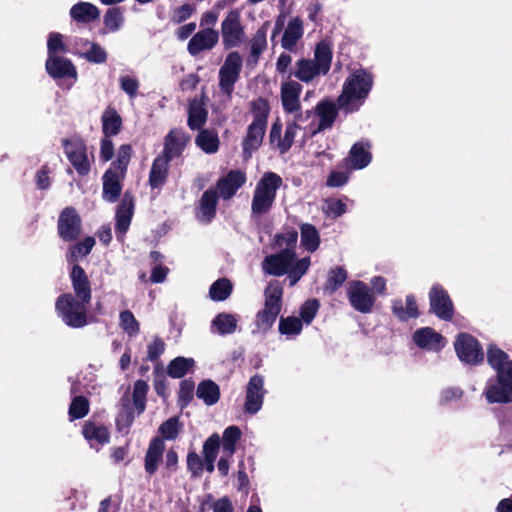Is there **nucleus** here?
Masks as SVG:
<instances>
[{"instance_id": "28", "label": "nucleus", "mask_w": 512, "mask_h": 512, "mask_svg": "<svg viewBox=\"0 0 512 512\" xmlns=\"http://www.w3.org/2000/svg\"><path fill=\"white\" fill-rule=\"evenodd\" d=\"M302 36L303 21L299 17L290 19L282 37V47L286 50H293Z\"/></svg>"}, {"instance_id": "41", "label": "nucleus", "mask_w": 512, "mask_h": 512, "mask_svg": "<svg viewBox=\"0 0 512 512\" xmlns=\"http://www.w3.org/2000/svg\"><path fill=\"white\" fill-rule=\"evenodd\" d=\"M241 437V431L237 426H229L223 432L222 436V453L228 457H232L236 450V443Z\"/></svg>"}, {"instance_id": "6", "label": "nucleus", "mask_w": 512, "mask_h": 512, "mask_svg": "<svg viewBox=\"0 0 512 512\" xmlns=\"http://www.w3.org/2000/svg\"><path fill=\"white\" fill-rule=\"evenodd\" d=\"M489 403L512 402V360L500 370L496 380H489L484 391Z\"/></svg>"}, {"instance_id": "39", "label": "nucleus", "mask_w": 512, "mask_h": 512, "mask_svg": "<svg viewBox=\"0 0 512 512\" xmlns=\"http://www.w3.org/2000/svg\"><path fill=\"white\" fill-rule=\"evenodd\" d=\"M69 47L61 33L51 32L47 38V57H58L68 53Z\"/></svg>"}, {"instance_id": "49", "label": "nucleus", "mask_w": 512, "mask_h": 512, "mask_svg": "<svg viewBox=\"0 0 512 512\" xmlns=\"http://www.w3.org/2000/svg\"><path fill=\"white\" fill-rule=\"evenodd\" d=\"M124 24V16L120 8H110L104 16V26L109 32H116Z\"/></svg>"}, {"instance_id": "13", "label": "nucleus", "mask_w": 512, "mask_h": 512, "mask_svg": "<svg viewBox=\"0 0 512 512\" xmlns=\"http://www.w3.org/2000/svg\"><path fill=\"white\" fill-rule=\"evenodd\" d=\"M266 391L264 389V378L261 375H254L246 386L244 410L249 414H256L262 408Z\"/></svg>"}, {"instance_id": "23", "label": "nucleus", "mask_w": 512, "mask_h": 512, "mask_svg": "<svg viewBox=\"0 0 512 512\" xmlns=\"http://www.w3.org/2000/svg\"><path fill=\"white\" fill-rule=\"evenodd\" d=\"M133 200L125 195L116 211V234L119 240H122L124 234L129 229L133 216Z\"/></svg>"}, {"instance_id": "19", "label": "nucleus", "mask_w": 512, "mask_h": 512, "mask_svg": "<svg viewBox=\"0 0 512 512\" xmlns=\"http://www.w3.org/2000/svg\"><path fill=\"white\" fill-rule=\"evenodd\" d=\"M81 221L76 211L73 208H66L62 211L59 221L58 229L62 239L71 241L75 239L80 233Z\"/></svg>"}, {"instance_id": "25", "label": "nucleus", "mask_w": 512, "mask_h": 512, "mask_svg": "<svg viewBox=\"0 0 512 512\" xmlns=\"http://www.w3.org/2000/svg\"><path fill=\"white\" fill-rule=\"evenodd\" d=\"M70 279L74 291V297L91 301V287L85 271L79 265H73Z\"/></svg>"}, {"instance_id": "4", "label": "nucleus", "mask_w": 512, "mask_h": 512, "mask_svg": "<svg viewBox=\"0 0 512 512\" xmlns=\"http://www.w3.org/2000/svg\"><path fill=\"white\" fill-rule=\"evenodd\" d=\"M282 185V178L274 172H265L257 182L251 202V212L254 216H261L272 208L278 189Z\"/></svg>"}, {"instance_id": "46", "label": "nucleus", "mask_w": 512, "mask_h": 512, "mask_svg": "<svg viewBox=\"0 0 512 512\" xmlns=\"http://www.w3.org/2000/svg\"><path fill=\"white\" fill-rule=\"evenodd\" d=\"M302 328V321L295 316L282 317L279 321V332L289 338L299 335Z\"/></svg>"}, {"instance_id": "34", "label": "nucleus", "mask_w": 512, "mask_h": 512, "mask_svg": "<svg viewBox=\"0 0 512 512\" xmlns=\"http://www.w3.org/2000/svg\"><path fill=\"white\" fill-rule=\"evenodd\" d=\"M83 435L91 447L103 445L109 441V432L106 427L94 423H86L83 427Z\"/></svg>"}, {"instance_id": "58", "label": "nucleus", "mask_w": 512, "mask_h": 512, "mask_svg": "<svg viewBox=\"0 0 512 512\" xmlns=\"http://www.w3.org/2000/svg\"><path fill=\"white\" fill-rule=\"evenodd\" d=\"M94 245L95 239L93 237H87L82 242L74 245L70 250L71 260L77 261L79 258L85 257L89 254Z\"/></svg>"}, {"instance_id": "11", "label": "nucleus", "mask_w": 512, "mask_h": 512, "mask_svg": "<svg viewBox=\"0 0 512 512\" xmlns=\"http://www.w3.org/2000/svg\"><path fill=\"white\" fill-rule=\"evenodd\" d=\"M241 68V55L236 51L230 52L219 71L220 89L228 97L231 95L234 84L239 78Z\"/></svg>"}, {"instance_id": "24", "label": "nucleus", "mask_w": 512, "mask_h": 512, "mask_svg": "<svg viewBox=\"0 0 512 512\" xmlns=\"http://www.w3.org/2000/svg\"><path fill=\"white\" fill-rule=\"evenodd\" d=\"M371 158L369 143L360 141L351 147L346 163L350 169L360 170L369 165Z\"/></svg>"}, {"instance_id": "8", "label": "nucleus", "mask_w": 512, "mask_h": 512, "mask_svg": "<svg viewBox=\"0 0 512 512\" xmlns=\"http://www.w3.org/2000/svg\"><path fill=\"white\" fill-rule=\"evenodd\" d=\"M346 296L349 304L357 312L368 314L373 311L376 296L371 288L360 280H353L348 283Z\"/></svg>"}, {"instance_id": "33", "label": "nucleus", "mask_w": 512, "mask_h": 512, "mask_svg": "<svg viewBox=\"0 0 512 512\" xmlns=\"http://www.w3.org/2000/svg\"><path fill=\"white\" fill-rule=\"evenodd\" d=\"M316 113L319 117L318 130L321 131L332 126L337 116V108L332 101L325 100L317 105Z\"/></svg>"}, {"instance_id": "35", "label": "nucleus", "mask_w": 512, "mask_h": 512, "mask_svg": "<svg viewBox=\"0 0 512 512\" xmlns=\"http://www.w3.org/2000/svg\"><path fill=\"white\" fill-rule=\"evenodd\" d=\"M269 28V22H265L255 33L251 40L250 47V58L253 63H257L260 55L267 48V32Z\"/></svg>"}, {"instance_id": "30", "label": "nucleus", "mask_w": 512, "mask_h": 512, "mask_svg": "<svg viewBox=\"0 0 512 512\" xmlns=\"http://www.w3.org/2000/svg\"><path fill=\"white\" fill-rule=\"evenodd\" d=\"M165 450L164 442L156 438L151 441L145 456V471L149 474L156 472L159 463L162 460Z\"/></svg>"}, {"instance_id": "26", "label": "nucleus", "mask_w": 512, "mask_h": 512, "mask_svg": "<svg viewBox=\"0 0 512 512\" xmlns=\"http://www.w3.org/2000/svg\"><path fill=\"white\" fill-rule=\"evenodd\" d=\"M125 174L108 170L103 177V197L106 201L115 202L121 192V179Z\"/></svg>"}, {"instance_id": "55", "label": "nucleus", "mask_w": 512, "mask_h": 512, "mask_svg": "<svg viewBox=\"0 0 512 512\" xmlns=\"http://www.w3.org/2000/svg\"><path fill=\"white\" fill-rule=\"evenodd\" d=\"M131 155L132 147L128 144L121 145L118 150L117 160L113 164V168L111 170H116V172L125 174Z\"/></svg>"}, {"instance_id": "20", "label": "nucleus", "mask_w": 512, "mask_h": 512, "mask_svg": "<svg viewBox=\"0 0 512 512\" xmlns=\"http://www.w3.org/2000/svg\"><path fill=\"white\" fill-rule=\"evenodd\" d=\"M219 40V34L212 28H205L197 32L188 43V51L191 55H197L201 51L212 49Z\"/></svg>"}, {"instance_id": "37", "label": "nucleus", "mask_w": 512, "mask_h": 512, "mask_svg": "<svg viewBox=\"0 0 512 512\" xmlns=\"http://www.w3.org/2000/svg\"><path fill=\"white\" fill-rule=\"evenodd\" d=\"M83 52L81 56L87 61L95 64H102L107 60L105 49L95 42L84 41L82 44Z\"/></svg>"}, {"instance_id": "40", "label": "nucleus", "mask_w": 512, "mask_h": 512, "mask_svg": "<svg viewBox=\"0 0 512 512\" xmlns=\"http://www.w3.org/2000/svg\"><path fill=\"white\" fill-rule=\"evenodd\" d=\"M301 245L308 252H314L320 245V236L317 229L311 224L301 225Z\"/></svg>"}, {"instance_id": "61", "label": "nucleus", "mask_w": 512, "mask_h": 512, "mask_svg": "<svg viewBox=\"0 0 512 512\" xmlns=\"http://www.w3.org/2000/svg\"><path fill=\"white\" fill-rule=\"evenodd\" d=\"M180 430L178 419L173 417L165 421L159 428L162 436L167 440H173L177 437Z\"/></svg>"}, {"instance_id": "48", "label": "nucleus", "mask_w": 512, "mask_h": 512, "mask_svg": "<svg viewBox=\"0 0 512 512\" xmlns=\"http://www.w3.org/2000/svg\"><path fill=\"white\" fill-rule=\"evenodd\" d=\"M207 112L203 106L193 101L189 107L188 125L191 129H199L206 121Z\"/></svg>"}, {"instance_id": "21", "label": "nucleus", "mask_w": 512, "mask_h": 512, "mask_svg": "<svg viewBox=\"0 0 512 512\" xmlns=\"http://www.w3.org/2000/svg\"><path fill=\"white\" fill-rule=\"evenodd\" d=\"M246 176L239 170L230 171L225 177L217 182V190L224 199H230L237 190L245 183Z\"/></svg>"}, {"instance_id": "29", "label": "nucleus", "mask_w": 512, "mask_h": 512, "mask_svg": "<svg viewBox=\"0 0 512 512\" xmlns=\"http://www.w3.org/2000/svg\"><path fill=\"white\" fill-rule=\"evenodd\" d=\"M169 159L164 156H158L152 163L149 174V185L152 189L159 188L164 185L169 167Z\"/></svg>"}, {"instance_id": "45", "label": "nucleus", "mask_w": 512, "mask_h": 512, "mask_svg": "<svg viewBox=\"0 0 512 512\" xmlns=\"http://www.w3.org/2000/svg\"><path fill=\"white\" fill-rule=\"evenodd\" d=\"M197 396L205 404L213 405L219 400L220 392L218 386L212 381H203L197 388Z\"/></svg>"}, {"instance_id": "12", "label": "nucleus", "mask_w": 512, "mask_h": 512, "mask_svg": "<svg viewBox=\"0 0 512 512\" xmlns=\"http://www.w3.org/2000/svg\"><path fill=\"white\" fill-rule=\"evenodd\" d=\"M63 147L69 162L77 173L87 175L90 171V161L83 141L79 139L65 140Z\"/></svg>"}, {"instance_id": "38", "label": "nucleus", "mask_w": 512, "mask_h": 512, "mask_svg": "<svg viewBox=\"0 0 512 512\" xmlns=\"http://www.w3.org/2000/svg\"><path fill=\"white\" fill-rule=\"evenodd\" d=\"M121 124L122 119L114 109L108 108L104 111L102 115V128L106 137L118 134Z\"/></svg>"}, {"instance_id": "22", "label": "nucleus", "mask_w": 512, "mask_h": 512, "mask_svg": "<svg viewBox=\"0 0 512 512\" xmlns=\"http://www.w3.org/2000/svg\"><path fill=\"white\" fill-rule=\"evenodd\" d=\"M189 140L185 131L180 129H172L165 138L164 151L162 156L171 160L179 156Z\"/></svg>"}, {"instance_id": "17", "label": "nucleus", "mask_w": 512, "mask_h": 512, "mask_svg": "<svg viewBox=\"0 0 512 512\" xmlns=\"http://www.w3.org/2000/svg\"><path fill=\"white\" fill-rule=\"evenodd\" d=\"M412 340L420 349L432 352L440 351L446 345L444 337L431 327L417 329Z\"/></svg>"}, {"instance_id": "52", "label": "nucleus", "mask_w": 512, "mask_h": 512, "mask_svg": "<svg viewBox=\"0 0 512 512\" xmlns=\"http://www.w3.org/2000/svg\"><path fill=\"white\" fill-rule=\"evenodd\" d=\"M487 361L489 365L496 370L497 376L500 370L508 363L507 355L495 346H490L487 350Z\"/></svg>"}, {"instance_id": "18", "label": "nucleus", "mask_w": 512, "mask_h": 512, "mask_svg": "<svg viewBox=\"0 0 512 512\" xmlns=\"http://www.w3.org/2000/svg\"><path fill=\"white\" fill-rule=\"evenodd\" d=\"M298 120L295 118L294 121L288 123L283 138H281L282 125L279 122L273 124L269 135L270 141L281 153L287 152L292 146L294 138L300 129L296 123Z\"/></svg>"}, {"instance_id": "44", "label": "nucleus", "mask_w": 512, "mask_h": 512, "mask_svg": "<svg viewBox=\"0 0 512 512\" xmlns=\"http://www.w3.org/2000/svg\"><path fill=\"white\" fill-rule=\"evenodd\" d=\"M237 322L238 319L235 315L221 313L214 318L212 326L221 335L231 334L236 330Z\"/></svg>"}, {"instance_id": "3", "label": "nucleus", "mask_w": 512, "mask_h": 512, "mask_svg": "<svg viewBox=\"0 0 512 512\" xmlns=\"http://www.w3.org/2000/svg\"><path fill=\"white\" fill-rule=\"evenodd\" d=\"M332 50L329 44L320 42L314 52V59L296 62L293 75L302 82L309 83L320 75H325L331 66Z\"/></svg>"}, {"instance_id": "63", "label": "nucleus", "mask_w": 512, "mask_h": 512, "mask_svg": "<svg viewBox=\"0 0 512 512\" xmlns=\"http://www.w3.org/2000/svg\"><path fill=\"white\" fill-rule=\"evenodd\" d=\"M187 467L193 476H200L203 470V462L200 456L195 452L189 453L187 456Z\"/></svg>"}, {"instance_id": "57", "label": "nucleus", "mask_w": 512, "mask_h": 512, "mask_svg": "<svg viewBox=\"0 0 512 512\" xmlns=\"http://www.w3.org/2000/svg\"><path fill=\"white\" fill-rule=\"evenodd\" d=\"M347 279V272L342 267H335L328 273L327 288L336 291Z\"/></svg>"}, {"instance_id": "32", "label": "nucleus", "mask_w": 512, "mask_h": 512, "mask_svg": "<svg viewBox=\"0 0 512 512\" xmlns=\"http://www.w3.org/2000/svg\"><path fill=\"white\" fill-rule=\"evenodd\" d=\"M99 15V9L89 2H79L70 9L71 18L77 22L88 23L96 20Z\"/></svg>"}, {"instance_id": "54", "label": "nucleus", "mask_w": 512, "mask_h": 512, "mask_svg": "<svg viewBox=\"0 0 512 512\" xmlns=\"http://www.w3.org/2000/svg\"><path fill=\"white\" fill-rule=\"evenodd\" d=\"M279 313V311L264 307V309L259 311L257 314V327L263 332L267 331L271 328Z\"/></svg>"}, {"instance_id": "14", "label": "nucleus", "mask_w": 512, "mask_h": 512, "mask_svg": "<svg viewBox=\"0 0 512 512\" xmlns=\"http://www.w3.org/2000/svg\"><path fill=\"white\" fill-rule=\"evenodd\" d=\"M45 69L47 74L53 79H71L72 82L69 84L70 88L78 78V73L73 62L64 57H47L45 62Z\"/></svg>"}, {"instance_id": "60", "label": "nucleus", "mask_w": 512, "mask_h": 512, "mask_svg": "<svg viewBox=\"0 0 512 512\" xmlns=\"http://www.w3.org/2000/svg\"><path fill=\"white\" fill-rule=\"evenodd\" d=\"M220 447V437L218 434L211 435L203 445L204 459L216 460L217 453Z\"/></svg>"}, {"instance_id": "47", "label": "nucleus", "mask_w": 512, "mask_h": 512, "mask_svg": "<svg viewBox=\"0 0 512 512\" xmlns=\"http://www.w3.org/2000/svg\"><path fill=\"white\" fill-rule=\"evenodd\" d=\"M232 288L230 280L221 278L211 285L209 294L214 301H223L230 296Z\"/></svg>"}, {"instance_id": "36", "label": "nucleus", "mask_w": 512, "mask_h": 512, "mask_svg": "<svg viewBox=\"0 0 512 512\" xmlns=\"http://www.w3.org/2000/svg\"><path fill=\"white\" fill-rule=\"evenodd\" d=\"M195 143L206 154H214L219 149L220 140L215 131L205 129L198 133Z\"/></svg>"}, {"instance_id": "42", "label": "nucleus", "mask_w": 512, "mask_h": 512, "mask_svg": "<svg viewBox=\"0 0 512 512\" xmlns=\"http://www.w3.org/2000/svg\"><path fill=\"white\" fill-rule=\"evenodd\" d=\"M283 288L278 281H271L265 290V306L276 311L281 310Z\"/></svg>"}, {"instance_id": "62", "label": "nucleus", "mask_w": 512, "mask_h": 512, "mask_svg": "<svg viewBox=\"0 0 512 512\" xmlns=\"http://www.w3.org/2000/svg\"><path fill=\"white\" fill-rule=\"evenodd\" d=\"M165 350V343L162 339L155 337L147 346V359L149 361L157 360Z\"/></svg>"}, {"instance_id": "7", "label": "nucleus", "mask_w": 512, "mask_h": 512, "mask_svg": "<svg viewBox=\"0 0 512 512\" xmlns=\"http://www.w3.org/2000/svg\"><path fill=\"white\" fill-rule=\"evenodd\" d=\"M254 105L258 106L259 109H263V112L257 114L253 122L248 126L247 135L242 143L245 158H249L260 147L267 125L266 103L260 100L255 102Z\"/></svg>"}, {"instance_id": "10", "label": "nucleus", "mask_w": 512, "mask_h": 512, "mask_svg": "<svg viewBox=\"0 0 512 512\" xmlns=\"http://www.w3.org/2000/svg\"><path fill=\"white\" fill-rule=\"evenodd\" d=\"M455 352L460 361L476 365L482 362L484 354L478 340L468 333H460L454 341Z\"/></svg>"}, {"instance_id": "64", "label": "nucleus", "mask_w": 512, "mask_h": 512, "mask_svg": "<svg viewBox=\"0 0 512 512\" xmlns=\"http://www.w3.org/2000/svg\"><path fill=\"white\" fill-rule=\"evenodd\" d=\"M349 179L348 172L332 171L327 178V186L329 187H341L347 183Z\"/></svg>"}, {"instance_id": "5", "label": "nucleus", "mask_w": 512, "mask_h": 512, "mask_svg": "<svg viewBox=\"0 0 512 512\" xmlns=\"http://www.w3.org/2000/svg\"><path fill=\"white\" fill-rule=\"evenodd\" d=\"M90 301L74 297L71 293L59 296L55 303L58 317L69 327L82 328L87 325V308Z\"/></svg>"}, {"instance_id": "1", "label": "nucleus", "mask_w": 512, "mask_h": 512, "mask_svg": "<svg viewBox=\"0 0 512 512\" xmlns=\"http://www.w3.org/2000/svg\"><path fill=\"white\" fill-rule=\"evenodd\" d=\"M298 234L294 229L276 234L273 247L276 253L266 256L262 269L272 276H287L290 286H294L308 271L311 265L310 257L298 258L295 252Z\"/></svg>"}, {"instance_id": "9", "label": "nucleus", "mask_w": 512, "mask_h": 512, "mask_svg": "<svg viewBox=\"0 0 512 512\" xmlns=\"http://www.w3.org/2000/svg\"><path fill=\"white\" fill-rule=\"evenodd\" d=\"M222 43L226 49L239 47L245 42V29L241 23V13L230 10L221 23Z\"/></svg>"}, {"instance_id": "16", "label": "nucleus", "mask_w": 512, "mask_h": 512, "mask_svg": "<svg viewBox=\"0 0 512 512\" xmlns=\"http://www.w3.org/2000/svg\"><path fill=\"white\" fill-rule=\"evenodd\" d=\"M430 308L437 317L450 320L453 316V303L448 292L439 284H434L429 292Z\"/></svg>"}, {"instance_id": "43", "label": "nucleus", "mask_w": 512, "mask_h": 512, "mask_svg": "<svg viewBox=\"0 0 512 512\" xmlns=\"http://www.w3.org/2000/svg\"><path fill=\"white\" fill-rule=\"evenodd\" d=\"M193 366V358L177 357L169 363L167 373L172 378H181L190 372Z\"/></svg>"}, {"instance_id": "51", "label": "nucleus", "mask_w": 512, "mask_h": 512, "mask_svg": "<svg viewBox=\"0 0 512 512\" xmlns=\"http://www.w3.org/2000/svg\"><path fill=\"white\" fill-rule=\"evenodd\" d=\"M346 204L336 198H327L323 201L322 211L329 218H337L346 213Z\"/></svg>"}, {"instance_id": "50", "label": "nucleus", "mask_w": 512, "mask_h": 512, "mask_svg": "<svg viewBox=\"0 0 512 512\" xmlns=\"http://www.w3.org/2000/svg\"><path fill=\"white\" fill-rule=\"evenodd\" d=\"M119 325L130 337L136 336L140 330L139 322L129 310H125L120 313Z\"/></svg>"}, {"instance_id": "2", "label": "nucleus", "mask_w": 512, "mask_h": 512, "mask_svg": "<svg viewBox=\"0 0 512 512\" xmlns=\"http://www.w3.org/2000/svg\"><path fill=\"white\" fill-rule=\"evenodd\" d=\"M373 85L369 72L358 69L345 80L342 92L337 99V105L346 113L357 111L365 102Z\"/></svg>"}, {"instance_id": "27", "label": "nucleus", "mask_w": 512, "mask_h": 512, "mask_svg": "<svg viewBox=\"0 0 512 512\" xmlns=\"http://www.w3.org/2000/svg\"><path fill=\"white\" fill-rule=\"evenodd\" d=\"M393 314L400 320L406 321L419 316L416 299L413 295H407L404 300L397 299L392 304Z\"/></svg>"}, {"instance_id": "56", "label": "nucleus", "mask_w": 512, "mask_h": 512, "mask_svg": "<svg viewBox=\"0 0 512 512\" xmlns=\"http://www.w3.org/2000/svg\"><path fill=\"white\" fill-rule=\"evenodd\" d=\"M89 411L88 400L83 396L75 397L69 407V415L71 419H80L87 415Z\"/></svg>"}, {"instance_id": "31", "label": "nucleus", "mask_w": 512, "mask_h": 512, "mask_svg": "<svg viewBox=\"0 0 512 512\" xmlns=\"http://www.w3.org/2000/svg\"><path fill=\"white\" fill-rule=\"evenodd\" d=\"M216 204V191L212 189L205 191L200 199V207L197 213V218L202 222H210L215 216Z\"/></svg>"}, {"instance_id": "15", "label": "nucleus", "mask_w": 512, "mask_h": 512, "mask_svg": "<svg viewBox=\"0 0 512 512\" xmlns=\"http://www.w3.org/2000/svg\"><path fill=\"white\" fill-rule=\"evenodd\" d=\"M302 86L293 80H287L281 84V103L286 113L295 114L296 119H302L303 114L300 113L301 103L300 94Z\"/></svg>"}, {"instance_id": "53", "label": "nucleus", "mask_w": 512, "mask_h": 512, "mask_svg": "<svg viewBox=\"0 0 512 512\" xmlns=\"http://www.w3.org/2000/svg\"><path fill=\"white\" fill-rule=\"evenodd\" d=\"M148 391V385L143 380H138L134 384L133 402L138 414L145 410V400Z\"/></svg>"}, {"instance_id": "59", "label": "nucleus", "mask_w": 512, "mask_h": 512, "mask_svg": "<svg viewBox=\"0 0 512 512\" xmlns=\"http://www.w3.org/2000/svg\"><path fill=\"white\" fill-rule=\"evenodd\" d=\"M318 308L319 303L317 300L311 299L306 301L300 309L301 318L299 319L302 321L303 324L309 325L313 321L318 311Z\"/></svg>"}]
</instances>
